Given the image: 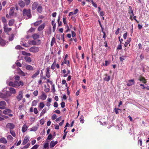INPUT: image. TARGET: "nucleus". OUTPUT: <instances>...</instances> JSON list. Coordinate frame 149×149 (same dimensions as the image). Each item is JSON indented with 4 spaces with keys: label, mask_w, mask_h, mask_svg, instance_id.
Returning <instances> with one entry per match:
<instances>
[{
    "label": "nucleus",
    "mask_w": 149,
    "mask_h": 149,
    "mask_svg": "<svg viewBox=\"0 0 149 149\" xmlns=\"http://www.w3.org/2000/svg\"><path fill=\"white\" fill-rule=\"evenodd\" d=\"M11 95V93L9 91H6L4 93H0V97L4 99L7 102L9 100V97Z\"/></svg>",
    "instance_id": "f257e3e1"
},
{
    "label": "nucleus",
    "mask_w": 149,
    "mask_h": 149,
    "mask_svg": "<svg viewBox=\"0 0 149 149\" xmlns=\"http://www.w3.org/2000/svg\"><path fill=\"white\" fill-rule=\"evenodd\" d=\"M23 15L26 19L30 18L31 17V10L30 9H24L23 11Z\"/></svg>",
    "instance_id": "f03ea898"
},
{
    "label": "nucleus",
    "mask_w": 149,
    "mask_h": 149,
    "mask_svg": "<svg viewBox=\"0 0 149 149\" xmlns=\"http://www.w3.org/2000/svg\"><path fill=\"white\" fill-rule=\"evenodd\" d=\"M39 48L36 46L32 47L29 49L30 52L34 53L38 52L39 51Z\"/></svg>",
    "instance_id": "7ed1b4c3"
},
{
    "label": "nucleus",
    "mask_w": 149,
    "mask_h": 149,
    "mask_svg": "<svg viewBox=\"0 0 149 149\" xmlns=\"http://www.w3.org/2000/svg\"><path fill=\"white\" fill-rule=\"evenodd\" d=\"M14 84L15 87L19 86L20 85L22 86L24 85L23 82L22 81H19V82H18L17 81H14Z\"/></svg>",
    "instance_id": "20e7f679"
},
{
    "label": "nucleus",
    "mask_w": 149,
    "mask_h": 149,
    "mask_svg": "<svg viewBox=\"0 0 149 149\" xmlns=\"http://www.w3.org/2000/svg\"><path fill=\"white\" fill-rule=\"evenodd\" d=\"M15 125L12 123H9L7 124L6 127L7 128L10 129V130H12L15 128Z\"/></svg>",
    "instance_id": "39448f33"
},
{
    "label": "nucleus",
    "mask_w": 149,
    "mask_h": 149,
    "mask_svg": "<svg viewBox=\"0 0 149 149\" xmlns=\"http://www.w3.org/2000/svg\"><path fill=\"white\" fill-rule=\"evenodd\" d=\"M8 42H6L5 40L3 39H1L0 40V44L2 47L5 46L6 44L8 43Z\"/></svg>",
    "instance_id": "423d86ee"
},
{
    "label": "nucleus",
    "mask_w": 149,
    "mask_h": 149,
    "mask_svg": "<svg viewBox=\"0 0 149 149\" xmlns=\"http://www.w3.org/2000/svg\"><path fill=\"white\" fill-rule=\"evenodd\" d=\"M57 143L58 141H54L53 140L49 144L50 147L51 148H53Z\"/></svg>",
    "instance_id": "0eeeda50"
},
{
    "label": "nucleus",
    "mask_w": 149,
    "mask_h": 149,
    "mask_svg": "<svg viewBox=\"0 0 149 149\" xmlns=\"http://www.w3.org/2000/svg\"><path fill=\"white\" fill-rule=\"evenodd\" d=\"M4 31L5 32H8L11 30V28H8L7 25V24H4Z\"/></svg>",
    "instance_id": "6e6552de"
},
{
    "label": "nucleus",
    "mask_w": 149,
    "mask_h": 149,
    "mask_svg": "<svg viewBox=\"0 0 149 149\" xmlns=\"http://www.w3.org/2000/svg\"><path fill=\"white\" fill-rule=\"evenodd\" d=\"M38 4L37 2H35L33 3L32 6L31 8L32 10H35L37 8Z\"/></svg>",
    "instance_id": "1a4fd4ad"
},
{
    "label": "nucleus",
    "mask_w": 149,
    "mask_h": 149,
    "mask_svg": "<svg viewBox=\"0 0 149 149\" xmlns=\"http://www.w3.org/2000/svg\"><path fill=\"white\" fill-rule=\"evenodd\" d=\"M22 91H20L19 93V94L18 96L16 97L18 101H20L22 97Z\"/></svg>",
    "instance_id": "9d476101"
},
{
    "label": "nucleus",
    "mask_w": 149,
    "mask_h": 149,
    "mask_svg": "<svg viewBox=\"0 0 149 149\" xmlns=\"http://www.w3.org/2000/svg\"><path fill=\"white\" fill-rule=\"evenodd\" d=\"M134 84V79H131L128 81L127 84V85L128 86H130Z\"/></svg>",
    "instance_id": "9b49d317"
},
{
    "label": "nucleus",
    "mask_w": 149,
    "mask_h": 149,
    "mask_svg": "<svg viewBox=\"0 0 149 149\" xmlns=\"http://www.w3.org/2000/svg\"><path fill=\"white\" fill-rule=\"evenodd\" d=\"M29 44L33 45H39V43H37L36 41L34 40H32L30 41Z\"/></svg>",
    "instance_id": "f8f14e48"
},
{
    "label": "nucleus",
    "mask_w": 149,
    "mask_h": 149,
    "mask_svg": "<svg viewBox=\"0 0 149 149\" xmlns=\"http://www.w3.org/2000/svg\"><path fill=\"white\" fill-rule=\"evenodd\" d=\"M29 140V139L28 137L25 136L22 142V144L23 145H25L28 142Z\"/></svg>",
    "instance_id": "ddd939ff"
},
{
    "label": "nucleus",
    "mask_w": 149,
    "mask_h": 149,
    "mask_svg": "<svg viewBox=\"0 0 149 149\" xmlns=\"http://www.w3.org/2000/svg\"><path fill=\"white\" fill-rule=\"evenodd\" d=\"M45 24L44 23L40 25L38 28V30L39 31H41L43 30L45 27Z\"/></svg>",
    "instance_id": "4468645a"
},
{
    "label": "nucleus",
    "mask_w": 149,
    "mask_h": 149,
    "mask_svg": "<svg viewBox=\"0 0 149 149\" xmlns=\"http://www.w3.org/2000/svg\"><path fill=\"white\" fill-rule=\"evenodd\" d=\"M15 10L14 7H11L10 10V11L9 12V14L10 16H13V14L14 13Z\"/></svg>",
    "instance_id": "2eb2a0df"
},
{
    "label": "nucleus",
    "mask_w": 149,
    "mask_h": 149,
    "mask_svg": "<svg viewBox=\"0 0 149 149\" xmlns=\"http://www.w3.org/2000/svg\"><path fill=\"white\" fill-rule=\"evenodd\" d=\"M12 112L11 110L9 109H7L4 110L3 111V113L5 115H7L8 113H11Z\"/></svg>",
    "instance_id": "dca6fc26"
},
{
    "label": "nucleus",
    "mask_w": 149,
    "mask_h": 149,
    "mask_svg": "<svg viewBox=\"0 0 149 149\" xmlns=\"http://www.w3.org/2000/svg\"><path fill=\"white\" fill-rule=\"evenodd\" d=\"M104 75L105 76V77L104 78V80L105 81H109L110 79V76L108 75L107 74H105Z\"/></svg>",
    "instance_id": "f3484780"
},
{
    "label": "nucleus",
    "mask_w": 149,
    "mask_h": 149,
    "mask_svg": "<svg viewBox=\"0 0 149 149\" xmlns=\"http://www.w3.org/2000/svg\"><path fill=\"white\" fill-rule=\"evenodd\" d=\"M47 96L44 92H42L41 95L40 96V99L43 100H45L47 98Z\"/></svg>",
    "instance_id": "a211bd4d"
},
{
    "label": "nucleus",
    "mask_w": 149,
    "mask_h": 149,
    "mask_svg": "<svg viewBox=\"0 0 149 149\" xmlns=\"http://www.w3.org/2000/svg\"><path fill=\"white\" fill-rule=\"evenodd\" d=\"M19 5L21 7L23 8L25 6L24 2L22 0H20L18 2Z\"/></svg>",
    "instance_id": "6ab92c4d"
},
{
    "label": "nucleus",
    "mask_w": 149,
    "mask_h": 149,
    "mask_svg": "<svg viewBox=\"0 0 149 149\" xmlns=\"http://www.w3.org/2000/svg\"><path fill=\"white\" fill-rule=\"evenodd\" d=\"M40 72L39 70H37L36 72L32 75L31 77L33 79H34L36 78L37 75L39 74Z\"/></svg>",
    "instance_id": "aec40b11"
},
{
    "label": "nucleus",
    "mask_w": 149,
    "mask_h": 149,
    "mask_svg": "<svg viewBox=\"0 0 149 149\" xmlns=\"http://www.w3.org/2000/svg\"><path fill=\"white\" fill-rule=\"evenodd\" d=\"M24 58L26 62H27L30 63L31 62V58L29 56H25Z\"/></svg>",
    "instance_id": "412c9836"
},
{
    "label": "nucleus",
    "mask_w": 149,
    "mask_h": 149,
    "mask_svg": "<svg viewBox=\"0 0 149 149\" xmlns=\"http://www.w3.org/2000/svg\"><path fill=\"white\" fill-rule=\"evenodd\" d=\"M9 91L11 92V93L13 94H15L16 92V90L13 87L9 88Z\"/></svg>",
    "instance_id": "4be33fe9"
},
{
    "label": "nucleus",
    "mask_w": 149,
    "mask_h": 149,
    "mask_svg": "<svg viewBox=\"0 0 149 149\" xmlns=\"http://www.w3.org/2000/svg\"><path fill=\"white\" fill-rule=\"evenodd\" d=\"M26 68L28 70H33V67L31 65H27Z\"/></svg>",
    "instance_id": "5701e85b"
},
{
    "label": "nucleus",
    "mask_w": 149,
    "mask_h": 149,
    "mask_svg": "<svg viewBox=\"0 0 149 149\" xmlns=\"http://www.w3.org/2000/svg\"><path fill=\"white\" fill-rule=\"evenodd\" d=\"M131 40V38H129L128 40L125 42L124 46L125 47H126L130 43Z\"/></svg>",
    "instance_id": "b1692460"
},
{
    "label": "nucleus",
    "mask_w": 149,
    "mask_h": 149,
    "mask_svg": "<svg viewBox=\"0 0 149 149\" xmlns=\"http://www.w3.org/2000/svg\"><path fill=\"white\" fill-rule=\"evenodd\" d=\"M0 142L5 144L7 143V141L5 138L4 137H2L0 138Z\"/></svg>",
    "instance_id": "393cba45"
},
{
    "label": "nucleus",
    "mask_w": 149,
    "mask_h": 149,
    "mask_svg": "<svg viewBox=\"0 0 149 149\" xmlns=\"http://www.w3.org/2000/svg\"><path fill=\"white\" fill-rule=\"evenodd\" d=\"M28 128V127L25 124L24 125L22 129V131L23 132H24L26 131Z\"/></svg>",
    "instance_id": "a878e982"
},
{
    "label": "nucleus",
    "mask_w": 149,
    "mask_h": 149,
    "mask_svg": "<svg viewBox=\"0 0 149 149\" xmlns=\"http://www.w3.org/2000/svg\"><path fill=\"white\" fill-rule=\"evenodd\" d=\"M42 22V20H40L38 21H36L34 23V25L35 26H37L40 24Z\"/></svg>",
    "instance_id": "bb28decb"
},
{
    "label": "nucleus",
    "mask_w": 149,
    "mask_h": 149,
    "mask_svg": "<svg viewBox=\"0 0 149 149\" xmlns=\"http://www.w3.org/2000/svg\"><path fill=\"white\" fill-rule=\"evenodd\" d=\"M22 55L24 56H31V53L26 52L25 51H22Z\"/></svg>",
    "instance_id": "cd10ccee"
},
{
    "label": "nucleus",
    "mask_w": 149,
    "mask_h": 149,
    "mask_svg": "<svg viewBox=\"0 0 149 149\" xmlns=\"http://www.w3.org/2000/svg\"><path fill=\"white\" fill-rule=\"evenodd\" d=\"M42 10V6H38L37 9V11L39 13H41Z\"/></svg>",
    "instance_id": "c85d7f7f"
},
{
    "label": "nucleus",
    "mask_w": 149,
    "mask_h": 149,
    "mask_svg": "<svg viewBox=\"0 0 149 149\" xmlns=\"http://www.w3.org/2000/svg\"><path fill=\"white\" fill-rule=\"evenodd\" d=\"M32 37L33 39L35 40L39 38V36L36 34H34L32 35Z\"/></svg>",
    "instance_id": "c756f323"
},
{
    "label": "nucleus",
    "mask_w": 149,
    "mask_h": 149,
    "mask_svg": "<svg viewBox=\"0 0 149 149\" xmlns=\"http://www.w3.org/2000/svg\"><path fill=\"white\" fill-rule=\"evenodd\" d=\"M22 76H25L26 75H27L26 73H25L23 71H22L21 70H20L18 72Z\"/></svg>",
    "instance_id": "7c9ffc66"
},
{
    "label": "nucleus",
    "mask_w": 149,
    "mask_h": 149,
    "mask_svg": "<svg viewBox=\"0 0 149 149\" xmlns=\"http://www.w3.org/2000/svg\"><path fill=\"white\" fill-rule=\"evenodd\" d=\"M14 21L13 19L10 20L8 22V25L10 26H12L14 24Z\"/></svg>",
    "instance_id": "2f4dec72"
},
{
    "label": "nucleus",
    "mask_w": 149,
    "mask_h": 149,
    "mask_svg": "<svg viewBox=\"0 0 149 149\" xmlns=\"http://www.w3.org/2000/svg\"><path fill=\"white\" fill-rule=\"evenodd\" d=\"M38 101L37 100H35L33 101L32 103V106H35L37 105Z\"/></svg>",
    "instance_id": "473e14b6"
},
{
    "label": "nucleus",
    "mask_w": 149,
    "mask_h": 149,
    "mask_svg": "<svg viewBox=\"0 0 149 149\" xmlns=\"http://www.w3.org/2000/svg\"><path fill=\"white\" fill-rule=\"evenodd\" d=\"M47 112V109L45 108H44L42 110L40 114V116L43 115Z\"/></svg>",
    "instance_id": "72a5a7b5"
},
{
    "label": "nucleus",
    "mask_w": 149,
    "mask_h": 149,
    "mask_svg": "<svg viewBox=\"0 0 149 149\" xmlns=\"http://www.w3.org/2000/svg\"><path fill=\"white\" fill-rule=\"evenodd\" d=\"M138 80L139 81H143V82L144 84L146 83V82H145L146 79L144 77H141L139 78L138 79Z\"/></svg>",
    "instance_id": "f704fd0d"
},
{
    "label": "nucleus",
    "mask_w": 149,
    "mask_h": 149,
    "mask_svg": "<svg viewBox=\"0 0 149 149\" xmlns=\"http://www.w3.org/2000/svg\"><path fill=\"white\" fill-rule=\"evenodd\" d=\"M38 129V127L36 126H35L32 127L30 129V131H36Z\"/></svg>",
    "instance_id": "c9c22d12"
},
{
    "label": "nucleus",
    "mask_w": 149,
    "mask_h": 149,
    "mask_svg": "<svg viewBox=\"0 0 149 149\" xmlns=\"http://www.w3.org/2000/svg\"><path fill=\"white\" fill-rule=\"evenodd\" d=\"M2 22L5 24H6L7 20L6 18L4 17H2L1 18Z\"/></svg>",
    "instance_id": "e433bc0d"
},
{
    "label": "nucleus",
    "mask_w": 149,
    "mask_h": 149,
    "mask_svg": "<svg viewBox=\"0 0 149 149\" xmlns=\"http://www.w3.org/2000/svg\"><path fill=\"white\" fill-rule=\"evenodd\" d=\"M7 139L8 140L12 141L13 138L11 135H9L7 137Z\"/></svg>",
    "instance_id": "4c0bfd02"
},
{
    "label": "nucleus",
    "mask_w": 149,
    "mask_h": 149,
    "mask_svg": "<svg viewBox=\"0 0 149 149\" xmlns=\"http://www.w3.org/2000/svg\"><path fill=\"white\" fill-rule=\"evenodd\" d=\"M91 2L93 6L95 7L96 8L97 7V6L96 3L93 1V0H91Z\"/></svg>",
    "instance_id": "58836bf2"
},
{
    "label": "nucleus",
    "mask_w": 149,
    "mask_h": 149,
    "mask_svg": "<svg viewBox=\"0 0 149 149\" xmlns=\"http://www.w3.org/2000/svg\"><path fill=\"white\" fill-rule=\"evenodd\" d=\"M45 104L43 102H40V103L39 107L41 109H42L45 107Z\"/></svg>",
    "instance_id": "ea45409f"
},
{
    "label": "nucleus",
    "mask_w": 149,
    "mask_h": 149,
    "mask_svg": "<svg viewBox=\"0 0 149 149\" xmlns=\"http://www.w3.org/2000/svg\"><path fill=\"white\" fill-rule=\"evenodd\" d=\"M19 60H17V61L16 62L15 64L17 66L21 67L22 66V65L18 61Z\"/></svg>",
    "instance_id": "a19ab883"
},
{
    "label": "nucleus",
    "mask_w": 149,
    "mask_h": 149,
    "mask_svg": "<svg viewBox=\"0 0 149 149\" xmlns=\"http://www.w3.org/2000/svg\"><path fill=\"white\" fill-rule=\"evenodd\" d=\"M126 56H122L120 57V59L121 61H123L126 58Z\"/></svg>",
    "instance_id": "79ce46f5"
},
{
    "label": "nucleus",
    "mask_w": 149,
    "mask_h": 149,
    "mask_svg": "<svg viewBox=\"0 0 149 149\" xmlns=\"http://www.w3.org/2000/svg\"><path fill=\"white\" fill-rule=\"evenodd\" d=\"M8 85L10 86H13L15 87V86L14 84V82L10 81L8 83Z\"/></svg>",
    "instance_id": "37998d69"
},
{
    "label": "nucleus",
    "mask_w": 149,
    "mask_h": 149,
    "mask_svg": "<svg viewBox=\"0 0 149 149\" xmlns=\"http://www.w3.org/2000/svg\"><path fill=\"white\" fill-rule=\"evenodd\" d=\"M9 40L10 41H12L13 40L14 38V35L13 34L11 35L9 37Z\"/></svg>",
    "instance_id": "c03bdc74"
},
{
    "label": "nucleus",
    "mask_w": 149,
    "mask_h": 149,
    "mask_svg": "<svg viewBox=\"0 0 149 149\" xmlns=\"http://www.w3.org/2000/svg\"><path fill=\"white\" fill-rule=\"evenodd\" d=\"M52 135L51 134H49V135L48 136V137H47V140H52Z\"/></svg>",
    "instance_id": "a18cd8bd"
},
{
    "label": "nucleus",
    "mask_w": 149,
    "mask_h": 149,
    "mask_svg": "<svg viewBox=\"0 0 149 149\" xmlns=\"http://www.w3.org/2000/svg\"><path fill=\"white\" fill-rule=\"evenodd\" d=\"M138 143L139 144V145L140 146H142V142L141 139H139V137L138 138Z\"/></svg>",
    "instance_id": "49530a36"
},
{
    "label": "nucleus",
    "mask_w": 149,
    "mask_h": 149,
    "mask_svg": "<svg viewBox=\"0 0 149 149\" xmlns=\"http://www.w3.org/2000/svg\"><path fill=\"white\" fill-rule=\"evenodd\" d=\"M30 145V144L29 143H27L26 146H24L22 149H27L29 147Z\"/></svg>",
    "instance_id": "de8ad7c7"
},
{
    "label": "nucleus",
    "mask_w": 149,
    "mask_h": 149,
    "mask_svg": "<svg viewBox=\"0 0 149 149\" xmlns=\"http://www.w3.org/2000/svg\"><path fill=\"white\" fill-rule=\"evenodd\" d=\"M55 38H53L52 40V41L51 43V46H53L54 45V43L55 42Z\"/></svg>",
    "instance_id": "09e8293b"
},
{
    "label": "nucleus",
    "mask_w": 149,
    "mask_h": 149,
    "mask_svg": "<svg viewBox=\"0 0 149 149\" xmlns=\"http://www.w3.org/2000/svg\"><path fill=\"white\" fill-rule=\"evenodd\" d=\"M10 133L13 136L15 137L16 136L15 133L12 130H10Z\"/></svg>",
    "instance_id": "8fccbe9b"
},
{
    "label": "nucleus",
    "mask_w": 149,
    "mask_h": 149,
    "mask_svg": "<svg viewBox=\"0 0 149 149\" xmlns=\"http://www.w3.org/2000/svg\"><path fill=\"white\" fill-rule=\"evenodd\" d=\"M6 105V103L5 101H1L0 102V105L2 106L3 105L5 106Z\"/></svg>",
    "instance_id": "3c124183"
},
{
    "label": "nucleus",
    "mask_w": 149,
    "mask_h": 149,
    "mask_svg": "<svg viewBox=\"0 0 149 149\" xmlns=\"http://www.w3.org/2000/svg\"><path fill=\"white\" fill-rule=\"evenodd\" d=\"M39 145H38L36 144L31 149H37Z\"/></svg>",
    "instance_id": "603ef678"
},
{
    "label": "nucleus",
    "mask_w": 149,
    "mask_h": 149,
    "mask_svg": "<svg viewBox=\"0 0 149 149\" xmlns=\"http://www.w3.org/2000/svg\"><path fill=\"white\" fill-rule=\"evenodd\" d=\"M49 147V143H45L44 145V148H48Z\"/></svg>",
    "instance_id": "864d4df0"
},
{
    "label": "nucleus",
    "mask_w": 149,
    "mask_h": 149,
    "mask_svg": "<svg viewBox=\"0 0 149 149\" xmlns=\"http://www.w3.org/2000/svg\"><path fill=\"white\" fill-rule=\"evenodd\" d=\"M40 124L41 125H43L44 124V122H45V121H44V119L43 118L41 119L40 120Z\"/></svg>",
    "instance_id": "5fc2aeb1"
},
{
    "label": "nucleus",
    "mask_w": 149,
    "mask_h": 149,
    "mask_svg": "<svg viewBox=\"0 0 149 149\" xmlns=\"http://www.w3.org/2000/svg\"><path fill=\"white\" fill-rule=\"evenodd\" d=\"M122 49V45L121 44V43H120L119 45L118 46L117 48V49L118 50H120Z\"/></svg>",
    "instance_id": "6e6d98bb"
},
{
    "label": "nucleus",
    "mask_w": 149,
    "mask_h": 149,
    "mask_svg": "<svg viewBox=\"0 0 149 149\" xmlns=\"http://www.w3.org/2000/svg\"><path fill=\"white\" fill-rule=\"evenodd\" d=\"M26 4L27 5H29L30 2V0H24Z\"/></svg>",
    "instance_id": "4d7b16f0"
},
{
    "label": "nucleus",
    "mask_w": 149,
    "mask_h": 149,
    "mask_svg": "<svg viewBox=\"0 0 149 149\" xmlns=\"http://www.w3.org/2000/svg\"><path fill=\"white\" fill-rule=\"evenodd\" d=\"M35 30V28H31L28 31V32H29V33H31L32 32L34 31Z\"/></svg>",
    "instance_id": "13d9d810"
},
{
    "label": "nucleus",
    "mask_w": 149,
    "mask_h": 149,
    "mask_svg": "<svg viewBox=\"0 0 149 149\" xmlns=\"http://www.w3.org/2000/svg\"><path fill=\"white\" fill-rule=\"evenodd\" d=\"M56 117L57 116L55 114H54L52 116V118L53 120H54L56 119Z\"/></svg>",
    "instance_id": "bf43d9fd"
},
{
    "label": "nucleus",
    "mask_w": 149,
    "mask_h": 149,
    "mask_svg": "<svg viewBox=\"0 0 149 149\" xmlns=\"http://www.w3.org/2000/svg\"><path fill=\"white\" fill-rule=\"evenodd\" d=\"M52 92L54 93L56 91L54 84H53L52 86Z\"/></svg>",
    "instance_id": "052dcab7"
},
{
    "label": "nucleus",
    "mask_w": 149,
    "mask_h": 149,
    "mask_svg": "<svg viewBox=\"0 0 149 149\" xmlns=\"http://www.w3.org/2000/svg\"><path fill=\"white\" fill-rule=\"evenodd\" d=\"M23 42L21 41L20 42V44L22 45L25 47H29V46L27 44H26V43H23Z\"/></svg>",
    "instance_id": "680f3d73"
},
{
    "label": "nucleus",
    "mask_w": 149,
    "mask_h": 149,
    "mask_svg": "<svg viewBox=\"0 0 149 149\" xmlns=\"http://www.w3.org/2000/svg\"><path fill=\"white\" fill-rule=\"evenodd\" d=\"M15 48L17 49H22V47L20 45L17 46Z\"/></svg>",
    "instance_id": "e2e57ef3"
},
{
    "label": "nucleus",
    "mask_w": 149,
    "mask_h": 149,
    "mask_svg": "<svg viewBox=\"0 0 149 149\" xmlns=\"http://www.w3.org/2000/svg\"><path fill=\"white\" fill-rule=\"evenodd\" d=\"M65 103L64 102H62L61 103V107L62 108H63L65 107Z\"/></svg>",
    "instance_id": "0e129e2a"
},
{
    "label": "nucleus",
    "mask_w": 149,
    "mask_h": 149,
    "mask_svg": "<svg viewBox=\"0 0 149 149\" xmlns=\"http://www.w3.org/2000/svg\"><path fill=\"white\" fill-rule=\"evenodd\" d=\"M34 113L35 114H37L38 113V111L37 108H35L33 110Z\"/></svg>",
    "instance_id": "69168bd1"
},
{
    "label": "nucleus",
    "mask_w": 149,
    "mask_h": 149,
    "mask_svg": "<svg viewBox=\"0 0 149 149\" xmlns=\"http://www.w3.org/2000/svg\"><path fill=\"white\" fill-rule=\"evenodd\" d=\"M127 32H126L125 33L123 34V38L124 39H126L127 36Z\"/></svg>",
    "instance_id": "338daca9"
},
{
    "label": "nucleus",
    "mask_w": 149,
    "mask_h": 149,
    "mask_svg": "<svg viewBox=\"0 0 149 149\" xmlns=\"http://www.w3.org/2000/svg\"><path fill=\"white\" fill-rule=\"evenodd\" d=\"M38 93V91L36 90L34 91L33 94V95L35 96H37Z\"/></svg>",
    "instance_id": "774afa93"
}]
</instances>
